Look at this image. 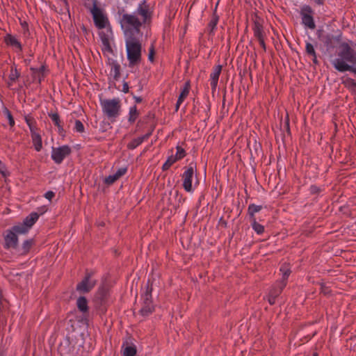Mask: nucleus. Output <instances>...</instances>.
Masks as SVG:
<instances>
[{
    "label": "nucleus",
    "mask_w": 356,
    "mask_h": 356,
    "mask_svg": "<svg viewBox=\"0 0 356 356\" xmlns=\"http://www.w3.org/2000/svg\"><path fill=\"white\" fill-rule=\"evenodd\" d=\"M179 161V159L176 157L175 155L172 154V149L171 150V154L169 155L167 158L166 161L170 165H173L175 162Z\"/></svg>",
    "instance_id": "nucleus-41"
},
{
    "label": "nucleus",
    "mask_w": 356,
    "mask_h": 356,
    "mask_svg": "<svg viewBox=\"0 0 356 356\" xmlns=\"http://www.w3.org/2000/svg\"><path fill=\"white\" fill-rule=\"evenodd\" d=\"M314 1L318 5H323L324 3V0H314Z\"/></svg>",
    "instance_id": "nucleus-50"
},
{
    "label": "nucleus",
    "mask_w": 356,
    "mask_h": 356,
    "mask_svg": "<svg viewBox=\"0 0 356 356\" xmlns=\"http://www.w3.org/2000/svg\"><path fill=\"white\" fill-rule=\"evenodd\" d=\"M112 43L113 42L102 44V51L103 54L106 56L108 59L114 56V50L112 47Z\"/></svg>",
    "instance_id": "nucleus-20"
},
{
    "label": "nucleus",
    "mask_w": 356,
    "mask_h": 356,
    "mask_svg": "<svg viewBox=\"0 0 356 356\" xmlns=\"http://www.w3.org/2000/svg\"><path fill=\"white\" fill-rule=\"evenodd\" d=\"M262 209V206L257 205L254 204H250L248 206V211L250 216V220L256 219L254 215L256 213L259 212Z\"/></svg>",
    "instance_id": "nucleus-23"
},
{
    "label": "nucleus",
    "mask_w": 356,
    "mask_h": 356,
    "mask_svg": "<svg viewBox=\"0 0 356 356\" xmlns=\"http://www.w3.org/2000/svg\"><path fill=\"white\" fill-rule=\"evenodd\" d=\"M31 138L35 149L37 152H40L42 147V143L40 135L36 132L31 134Z\"/></svg>",
    "instance_id": "nucleus-21"
},
{
    "label": "nucleus",
    "mask_w": 356,
    "mask_h": 356,
    "mask_svg": "<svg viewBox=\"0 0 356 356\" xmlns=\"http://www.w3.org/2000/svg\"><path fill=\"white\" fill-rule=\"evenodd\" d=\"M119 179L118 177H117L116 174L114 173L113 175H108V177H106L104 179V182L106 184H113L115 181H117L118 179Z\"/></svg>",
    "instance_id": "nucleus-37"
},
{
    "label": "nucleus",
    "mask_w": 356,
    "mask_h": 356,
    "mask_svg": "<svg viewBox=\"0 0 356 356\" xmlns=\"http://www.w3.org/2000/svg\"><path fill=\"white\" fill-rule=\"evenodd\" d=\"M170 166L171 165L167 161H165L162 166V170H167L170 168Z\"/></svg>",
    "instance_id": "nucleus-49"
},
{
    "label": "nucleus",
    "mask_w": 356,
    "mask_h": 356,
    "mask_svg": "<svg viewBox=\"0 0 356 356\" xmlns=\"http://www.w3.org/2000/svg\"><path fill=\"white\" fill-rule=\"evenodd\" d=\"M4 40L7 45L11 47L16 51H22V44L15 36L12 35L10 34H7L5 37Z\"/></svg>",
    "instance_id": "nucleus-17"
},
{
    "label": "nucleus",
    "mask_w": 356,
    "mask_h": 356,
    "mask_svg": "<svg viewBox=\"0 0 356 356\" xmlns=\"http://www.w3.org/2000/svg\"><path fill=\"white\" fill-rule=\"evenodd\" d=\"M154 47L152 46L149 50V54H148V60L150 62L154 61Z\"/></svg>",
    "instance_id": "nucleus-44"
},
{
    "label": "nucleus",
    "mask_w": 356,
    "mask_h": 356,
    "mask_svg": "<svg viewBox=\"0 0 356 356\" xmlns=\"http://www.w3.org/2000/svg\"><path fill=\"white\" fill-rule=\"evenodd\" d=\"M38 213L36 212H33L25 218V219L23 221V223H24L29 229H31V227L38 220Z\"/></svg>",
    "instance_id": "nucleus-19"
},
{
    "label": "nucleus",
    "mask_w": 356,
    "mask_h": 356,
    "mask_svg": "<svg viewBox=\"0 0 356 356\" xmlns=\"http://www.w3.org/2000/svg\"><path fill=\"white\" fill-rule=\"evenodd\" d=\"M0 172L3 177L8 175V172L6 170L5 165L0 161Z\"/></svg>",
    "instance_id": "nucleus-43"
},
{
    "label": "nucleus",
    "mask_w": 356,
    "mask_h": 356,
    "mask_svg": "<svg viewBox=\"0 0 356 356\" xmlns=\"http://www.w3.org/2000/svg\"><path fill=\"white\" fill-rule=\"evenodd\" d=\"M312 56L313 57V62H314V63L316 64L318 63L317 57H316V54L314 56Z\"/></svg>",
    "instance_id": "nucleus-51"
},
{
    "label": "nucleus",
    "mask_w": 356,
    "mask_h": 356,
    "mask_svg": "<svg viewBox=\"0 0 356 356\" xmlns=\"http://www.w3.org/2000/svg\"><path fill=\"white\" fill-rule=\"evenodd\" d=\"M101 105L104 113L108 118H115L119 115L120 105L118 98L102 100Z\"/></svg>",
    "instance_id": "nucleus-5"
},
{
    "label": "nucleus",
    "mask_w": 356,
    "mask_h": 356,
    "mask_svg": "<svg viewBox=\"0 0 356 356\" xmlns=\"http://www.w3.org/2000/svg\"><path fill=\"white\" fill-rule=\"evenodd\" d=\"M280 272L282 274V277L280 282H284L286 283L287 279L291 273V270L286 264L281 266Z\"/></svg>",
    "instance_id": "nucleus-29"
},
{
    "label": "nucleus",
    "mask_w": 356,
    "mask_h": 356,
    "mask_svg": "<svg viewBox=\"0 0 356 356\" xmlns=\"http://www.w3.org/2000/svg\"><path fill=\"white\" fill-rule=\"evenodd\" d=\"M149 17V13L145 3L140 4L132 14H124L120 19V24L125 36L138 34L141 25Z\"/></svg>",
    "instance_id": "nucleus-2"
},
{
    "label": "nucleus",
    "mask_w": 356,
    "mask_h": 356,
    "mask_svg": "<svg viewBox=\"0 0 356 356\" xmlns=\"http://www.w3.org/2000/svg\"><path fill=\"white\" fill-rule=\"evenodd\" d=\"M92 6L90 8V11L92 15L95 26L99 29H104L108 24V20L103 10L97 6L96 0H92Z\"/></svg>",
    "instance_id": "nucleus-6"
},
{
    "label": "nucleus",
    "mask_w": 356,
    "mask_h": 356,
    "mask_svg": "<svg viewBox=\"0 0 356 356\" xmlns=\"http://www.w3.org/2000/svg\"><path fill=\"white\" fill-rule=\"evenodd\" d=\"M129 88L128 83L127 82H124L122 91L124 93H127L129 92Z\"/></svg>",
    "instance_id": "nucleus-47"
},
{
    "label": "nucleus",
    "mask_w": 356,
    "mask_h": 356,
    "mask_svg": "<svg viewBox=\"0 0 356 356\" xmlns=\"http://www.w3.org/2000/svg\"><path fill=\"white\" fill-rule=\"evenodd\" d=\"M195 164L191 163L182 174L183 187L188 193H193L194 189L192 185L193 177L195 175Z\"/></svg>",
    "instance_id": "nucleus-7"
},
{
    "label": "nucleus",
    "mask_w": 356,
    "mask_h": 356,
    "mask_svg": "<svg viewBox=\"0 0 356 356\" xmlns=\"http://www.w3.org/2000/svg\"><path fill=\"white\" fill-rule=\"evenodd\" d=\"M99 35H100L102 44L113 42V37H112L111 31L107 30L106 33L101 32Z\"/></svg>",
    "instance_id": "nucleus-28"
},
{
    "label": "nucleus",
    "mask_w": 356,
    "mask_h": 356,
    "mask_svg": "<svg viewBox=\"0 0 356 356\" xmlns=\"http://www.w3.org/2000/svg\"><path fill=\"white\" fill-rule=\"evenodd\" d=\"M33 245V239H29L24 241L22 244V254H26L30 250L31 248Z\"/></svg>",
    "instance_id": "nucleus-35"
},
{
    "label": "nucleus",
    "mask_w": 356,
    "mask_h": 356,
    "mask_svg": "<svg viewBox=\"0 0 356 356\" xmlns=\"http://www.w3.org/2000/svg\"><path fill=\"white\" fill-rule=\"evenodd\" d=\"M113 300L110 289L102 286L95 293L92 301L97 307H105L112 302Z\"/></svg>",
    "instance_id": "nucleus-4"
},
{
    "label": "nucleus",
    "mask_w": 356,
    "mask_h": 356,
    "mask_svg": "<svg viewBox=\"0 0 356 356\" xmlns=\"http://www.w3.org/2000/svg\"><path fill=\"white\" fill-rule=\"evenodd\" d=\"M285 286L286 282H277L272 286L266 298L270 305L275 303V299L280 296Z\"/></svg>",
    "instance_id": "nucleus-11"
},
{
    "label": "nucleus",
    "mask_w": 356,
    "mask_h": 356,
    "mask_svg": "<svg viewBox=\"0 0 356 356\" xmlns=\"http://www.w3.org/2000/svg\"><path fill=\"white\" fill-rule=\"evenodd\" d=\"M74 130L75 131H76V132H79V133L83 132V131H84V126H83V123L80 120H77L75 121Z\"/></svg>",
    "instance_id": "nucleus-39"
},
{
    "label": "nucleus",
    "mask_w": 356,
    "mask_h": 356,
    "mask_svg": "<svg viewBox=\"0 0 356 356\" xmlns=\"http://www.w3.org/2000/svg\"><path fill=\"white\" fill-rule=\"evenodd\" d=\"M143 307L139 312H152L156 308L152 304V293L149 287H147L146 291L142 295Z\"/></svg>",
    "instance_id": "nucleus-13"
},
{
    "label": "nucleus",
    "mask_w": 356,
    "mask_h": 356,
    "mask_svg": "<svg viewBox=\"0 0 356 356\" xmlns=\"http://www.w3.org/2000/svg\"><path fill=\"white\" fill-rule=\"evenodd\" d=\"M152 134V130L149 131L146 134L139 136L138 138H134L127 144V148L129 149H134L137 147H138L141 143H143L145 140H147L149 136Z\"/></svg>",
    "instance_id": "nucleus-18"
},
{
    "label": "nucleus",
    "mask_w": 356,
    "mask_h": 356,
    "mask_svg": "<svg viewBox=\"0 0 356 356\" xmlns=\"http://www.w3.org/2000/svg\"><path fill=\"white\" fill-rule=\"evenodd\" d=\"M106 65L109 67L108 79L117 81L120 77V65L117 60L109 58L107 60Z\"/></svg>",
    "instance_id": "nucleus-12"
},
{
    "label": "nucleus",
    "mask_w": 356,
    "mask_h": 356,
    "mask_svg": "<svg viewBox=\"0 0 356 356\" xmlns=\"http://www.w3.org/2000/svg\"><path fill=\"white\" fill-rule=\"evenodd\" d=\"M127 172V168H119L115 173L116 174L117 177L119 178L123 176Z\"/></svg>",
    "instance_id": "nucleus-45"
},
{
    "label": "nucleus",
    "mask_w": 356,
    "mask_h": 356,
    "mask_svg": "<svg viewBox=\"0 0 356 356\" xmlns=\"http://www.w3.org/2000/svg\"><path fill=\"white\" fill-rule=\"evenodd\" d=\"M330 63L339 72L356 74V44L352 42L341 43L335 54L330 56Z\"/></svg>",
    "instance_id": "nucleus-1"
},
{
    "label": "nucleus",
    "mask_w": 356,
    "mask_h": 356,
    "mask_svg": "<svg viewBox=\"0 0 356 356\" xmlns=\"http://www.w3.org/2000/svg\"><path fill=\"white\" fill-rule=\"evenodd\" d=\"M191 89V84L189 81H186L183 88H181V92L178 97V99L175 106V111H177L181 106V104L184 102V101L187 98L189 95Z\"/></svg>",
    "instance_id": "nucleus-14"
},
{
    "label": "nucleus",
    "mask_w": 356,
    "mask_h": 356,
    "mask_svg": "<svg viewBox=\"0 0 356 356\" xmlns=\"http://www.w3.org/2000/svg\"><path fill=\"white\" fill-rule=\"evenodd\" d=\"M312 356H318V353H313Z\"/></svg>",
    "instance_id": "nucleus-52"
},
{
    "label": "nucleus",
    "mask_w": 356,
    "mask_h": 356,
    "mask_svg": "<svg viewBox=\"0 0 356 356\" xmlns=\"http://www.w3.org/2000/svg\"><path fill=\"white\" fill-rule=\"evenodd\" d=\"M71 148L65 145L58 147H52L51 157L57 164H60L70 154Z\"/></svg>",
    "instance_id": "nucleus-9"
},
{
    "label": "nucleus",
    "mask_w": 356,
    "mask_h": 356,
    "mask_svg": "<svg viewBox=\"0 0 356 356\" xmlns=\"http://www.w3.org/2000/svg\"><path fill=\"white\" fill-rule=\"evenodd\" d=\"M51 120L54 125L58 127V132L61 133L63 131V127L60 124V117L57 113H51L49 114Z\"/></svg>",
    "instance_id": "nucleus-26"
},
{
    "label": "nucleus",
    "mask_w": 356,
    "mask_h": 356,
    "mask_svg": "<svg viewBox=\"0 0 356 356\" xmlns=\"http://www.w3.org/2000/svg\"><path fill=\"white\" fill-rule=\"evenodd\" d=\"M343 85L353 92H356V82L351 78H346L343 81Z\"/></svg>",
    "instance_id": "nucleus-30"
},
{
    "label": "nucleus",
    "mask_w": 356,
    "mask_h": 356,
    "mask_svg": "<svg viewBox=\"0 0 356 356\" xmlns=\"http://www.w3.org/2000/svg\"><path fill=\"white\" fill-rule=\"evenodd\" d=\"M251 225L254 231L258 234H261L264 232V227L258 223L256 219L251 220Z\"/></svg>",
    "instance_id": "nucleus-33"
},
{
    "label": "nucleus",
    "mask_w": 356,
    "mask_h": 356,
    "mask_svg": "<svg viewBox=\"0 0 356 356\" xmlns=\"http://www.w3.org/2000/svg\"><path fill=\"white\" fill-rule=\"evenodd\" d=\"M221 70V65H217L213 68L212 72L210 74V81L212 92H214L216 90Z\"/></svg>",
    "instance_id": "nucleus-16"
},
{
    "label": "nucleus",
    "mask_w": 356,
    "mask_h": 356,
    "mask_svg": "<svg viewBox=\"0 0 356 356\" xmlns=\"http://www.w3.org/2000/svg\"><path fill=\"white\" fill-rule=\"evenodd\" d=\"M259 40L260 46L263 48L264 51H266V44L264 42V38L257 39Z\"/></svg>",
    "instance_id": "nucleus-48"
},
{
    "label": "nucleus",
    "mask_w": 356,
    "mask_h": 356,
    "mask_svg": "<svg viewBox=\"0 0 356 356\" xmlns=\"http://www.w3.org/2000/svg\"><path fill=\"white\" fill-rule=\"evenodd\" d=\"M92 273H87L83 279L77 284L76 290L80 293L90 292L96 285L97 280L93 279Z\"/></svg>",
    "instance_id": "nucleus-8"
},
{
    "label": "nucleus",
    "mask_w": 356,
    "mask_h": 356,
    "mask_svg": "<svg viewBox=\"0 0 356 356\" xmlns=\"http://www.w3.org/2000/svg\"><path fill=\"white\" fill-rule=\"evenodd\" d=\"M29 229H30L23 222L13 226L11 229V230L16 233L17 236L19 234H26L29 231Z\"/></svg>",
    "instance_id": "nucleus-22"
},
{
    "label": "nucleus",
    "mask_w": 356,
    "mask_h": 356,
    "mask_svg": "<svg viewBox=\"0 0 356 356\" xmlns=\"http://www.w3.org/2000/svg\"><path fill=\"white\" fill-rule=\"evenodd\" d=\"M218 22V17H213L211 19V21L209 23V28L210 29L211 31H213L216 29Z\"/></svg>",
    "instance_id": "nucleus-40"
},
{
    "label": "nucleus",
    "mask_w": 356,
    "mask_h": 356,
    "mask_svg": "<svg viewBox=\"0 0 356 356\" xmlns=\"http://www.w3.org/2000/svg\"><path fill=\"white\" fill-rule=\"evenodd\" d=\"M76 305L80 312H88V301L85 297H79L76 300Z\"/></svg>",
    "instance_id": "nucleus-24"
},
{
    "label": "nucleus",
    "mask_w": 356,
    "mask_h": 356,
    "mask_svg": "<svg viewBox=\"0 0 356 356\" xmlns=\"http://www.w3.org/2000/svg\"><path fill=\"white\" fill-rule=\"evenodd\" d=\"M25 122L27 124L31 134H33L34 133H36V127L35 125V120L31 116V115H26L24 118Z\"/></svg>",
    "instance_id": "nucleus-31"
},
{
    "label": "nucleus",
    "mask_w": 356,
    "mask_h": 356,
    "mask_svg": "<svg viewBox=\"0 0 356 356\" xmlns=\"http://www.w3.org/2000/svg\"><path fill=\"white\" fill-rule=\"evenodd\" d=\"M4 113H5V115H6V118L8 120V122H9V124L10 126H13L15 124V121H14V119L11 115V113L8 110V109H6L4 111Z\"/></svg>",
    "instance_id": "nucleus-42"
},
{
    "label": "nucleus",
    "mask_w": 356,
    "mask_h": 356,
    "mask_svg": "<svg viewBox=\"0 0 356 356\" xmlns=\"http://www.w3.org/2000/svg\"><path fill=\"white\" fill-rule=\"evenodd\" d=\"M140 101V98H137V102H139Z\"/></svg>",
    "instance_id": "nucleus-53"
},
{
    "label": "nucleus",
    "mask_w": 356,
    "mask_h": 356,
    "mask_svg": "<svg viewBox=\"0 0 356 356\" xmlns=\"http://www.w3.org/2000/svg\"><path fill=\"white\" fill-rule=\"evenodd\" d=\"M305 49L310 56H314L316 54L314 45L309 42H306Z\"/></svg>",
    "instance_id": "nucleus-38"
},
{
    "label": "nucleus",
    "mask_w": 356,
    "mask_h": 356,
    "mask_svg": "<svg viewBox=\"0 0 356 356\" xmlns=\"http://www.w3.org/2000/svg\"><path fill=\"white\" fill-rule=\"evenodd\" d=\"M312 13L313 10L309 6H304L301 8L300 15L302 23L305 27L311 30H314L316 28Z\"/></svg>",
    "instance_id": "nucleus-10"
},
{
    "label": "nucleus",
    "mask_w": 356,
    "mask_h": 356,
    "mask_svg": "<svg viewBox=\"0 0 356 356\" xmlns=\"http://www.w3.org/2000/svg\"><path fill=\"white\" fill-rule=\"evenodd\" d=\"M19 73L16 68H12L9 74L8 85L10 88L13 83L18 79Z\"/></svg>",
    "instance_id": "nucleus-25"
},
{
    "label": "nucleus",
    "mask_w": 356,
    "mask_h": 356,
    "mask_svg": "<svg viewBox=\"0 0 356 356\" xmlns=\"http://www.w3.org/2000/svg\"><path fill=\"white\" fill-rule=\"evenodd\" d=\"M18 244V237L13 230L8 232L5 236V246L6 248H15Z\"/></svg>",
    "instance_id": "nucleus-15"
},
{
    "label": "nucleus",
    "mask_w": 356,
    "mask_h": 356,
    "mask_svg": "<svg viewBox=\"0 0 356 356\" xmlns=\"http://www.w3.org/2000/svg\"><path fill=\"white\" fill-rule=\"evenodd\" d=\"M136 352L135 346H128L123 350V356H135Z\"/></svg>",
    "instance_id": "nucleus-34"
},
{
    "label": "nucleus",
    "mask_w": 356,
    "mask_h": 356,
    "mask_svg": "<svg viewBox=\"0 0 356 356\" xmlns=\"http://www.w3.org/2000/svg\"><path fill=\"white\" fill-rule=\"evenodd\" d=\"M125 46L129 67L138 65L142 60V44L135 36L126 37Z\"/></svg>",
    "instance_id": "nucleus-3"
},
{
    "label": "nucleus",
    "mask_w": 356,
    "mask_h": 356,
    "mask_svg": "<svg viewBox=\"0 0 356 356\" xmlns=\"http://www.w3.org/2000/svg\"><path fill=\"white\" fill-rule=\"evenodd\" d=\"M176 149H177V152L175 155L179 160H181L186 156V151L181 147L177 145L176 147Z\"/></svg>",
    "instance_id": "nucleus-36"
},
{
    "label": "nucleus",
    "mask_w": 356,
    "mask_h": 356,
    "mask_svg": "<svg viewBox=\"0 0 356 356\" xmlns=\"http://www.w3.org/2000/svg\"><path fill=\"white\" fill-rule=\"evenodd\" d=\"M138 116V112L136 106H131L129 111V122L132 123L136 121Z\"/></svg>",
    "instance_id": "nucleus-32"
},
{
    "label": "nucleus",
    "mask_w": 356,
    "mask_h": 356,
    "mask_svg": "<svg viewBox=\"0 0 356 356\" xmlns=\"http://www.w3.org/2000/svg\"><path fill=\"white\" fill-rule=\"evenodd\" d=\"M254 35L257 38H264L263 26L259 23H255L253 27Z\"/></svg>",
    "instance_id": "nucleus-27"
},
{
    "label": "nucleus",
    "mask_w": 356,
    "mask_h": 356,
    "mask_svg": "<svg viewBox=\"0 0 356 356\" xmlns=\"http://www.w3.org/2000/svg\"><path fill=\"white\" fill-rule=\"evenodd\" d=\"M45 198L49 200V201L51 200V199L54 197V193L49 191L45 193L44 194Z\"/></svg>",
    "instance_id": "nucleus-46"
}]
</instances>
